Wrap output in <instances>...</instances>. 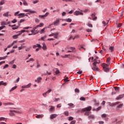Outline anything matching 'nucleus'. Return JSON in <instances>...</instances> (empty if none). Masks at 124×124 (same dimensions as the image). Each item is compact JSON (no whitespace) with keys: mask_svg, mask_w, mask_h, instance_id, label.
Returning a JSON list of instances; mask_svg holds the SVG:
<instances>
[{"mask_svg":"<svg viewBox=\"0 0 124 124\" xmlns=\"http://www.w3.org/2000/svg\"><path fill=\"white\" fill-rule=\"evenodd\" d=\"M16 89H17V86H15V87H13V88L10 90V93H11V92H13V91H14V90H16Z\"/></svg>","mask_w":124,"mask_h":124,"instance_id":"24","label":"nucleus"},{"mask_svg":"<svg viewBox=\"0 0 124 124\" xmlns=\"http://www.w3.org/2000/svg\"><path fill=\"white\" fill-rule=\"evenodd\" d=\"M44 31H45V28H43V29L41 30V31H40V33L41 34L43 33V32Z\"/></svg>","mask_w":124,"mask_h":124,"instance_id":"49","label":"nucleus"},{"mask_svg":"<svg viewBox=\"0 0 124 124\" xmlns=\"http://www.w3.org/2000/svg\"><path fill=\"white\" fill-rule=\"evenodd\" d=\"M36 47H38L39 48H41V46H40V45L37 44L33 46V48H35Z\"/></svg>","mask_w":124,"mask_h":124,"instance_id":"20","label":"nucleus"},{"mask_svg":"<svg viewBox=\"0 0 124 124\" xmlns=\"http://www.w3.org/2000/svg\"><path fill=\"white\" fill-rule=\"evenodd\" d=\"M107 116V114L105 113L103 114L101 116L102 118H106Z\"/></svg>","mask_w":124,"mask_h":124,"instance_id":"37","label":"nucleus"},{"mask_svg":"<svg viewBox=\"0 0 124 124\" xmlns=\"http://www.w3.org/2000/svg\"><path fill=\"white\" fill-rule=\"evenodd\" d=\"M68 105H69V106H70V107H71V108H74V107H75L74 104H73L72 103L68 104Z\"/></svg>","mask_w":124,"mask_h":124,"instance_id":"26","label":"nucleus"},{"mask_svg":"<svg viewBox=\"0 0 124 124\" xmlns=\"http://www.w3.org/2000/svg\"><path fill=\"white\" fill-rule=\"evenodd\" d=\"M93 118H94V116H93V115H91L88 116V119H93Z\"/></svg>","mask_w":124,"mask_h":124,"instance_id":"42","label":"nucleus"},{"mask_svg":"<svg viewBox=\"0 0 124 124\" xmlns=\"http://www.w3.org/2000/svg\"><path fill=\"white\" fill-rule=\"evenodd\" d=\"M80 100H81L82 101H85L86 100V98H85L84 97H81L80 98Z\"/></svg>","mask_w":124,"mask_h":124,"instance_id":"33","label":"nucleus"},{"mask_svg":"<svg viewBox=\"0 0 124 124\" xmlns=\"http://www.w3.org/2000/svg\"><path fill=\"white\" fill-rule=\"evenodd\" d=\"M41 80H42V78L41 77H38L37 78V80H35V82L37 83H40L41 82Z\"/></svg>","mask_w":124,"mask_h":124,"instance_id":"8","label":"nucleus"},{"mask_svg":"<svg viewBox=\"0 0 124 124\" xmlns=\"http://www.w3.org/2000/svg\"><path fill=\"white\" fill-rule=\"evenodd\" d=\"M4 28H5V26L0 27V31H1V30H3V29H4Z\"/></svg>","mask_w":124,"mask_h":124,"instance_id":"58","label":"nucleus"},{"mask_svg":"<svg viewBox=\"0 0 124 124\" xmlns=\"http://www.w3.org/2000/svg\"><path fill=\"white\" fill-rule=\"evenodd\" d=\"M24 11L25 12H30V13H32V14H33L34 13H36V12L34 11H31V10H24Z\"/></svg>","mask_w":124,"mask_h":124,"instance_id":"6","label":"nucleus"},{"mask_svg":"<svg viewBox=\"0 0 124 124\" xmlns=\"http://www.w3.org/2000/svg\"><path fill=\"white\" fill-rule=\"evenodd\" d=\"M56 74H59L60 73V70L58 68H56V71L55 72Z\"/></svg>","mask_w":124,"mask_h":124,"instance_id":"43","label":"nucleus"},{"mask_svg":"<svg viewBox=\"0 0 124 124\" xmlns=\"http://www.w3.org/2000/svg\"><path fill=\"white\" fill-rule=\"evenodd\" d=\"M53 35H54L55 38L58 39V35H59V33H53Z\"/></svg>","mask_w":124,"mask_h":124,"instance_id":"16","label":"nucleus"},{"mask_svg":"<svg viewBox=\"0 0 124 124\" xmlns=\"http://www.w3.org/2000/svg\"><path fill=\"white\" fill-rule=\"evenodd\" d=\"M97 67L96 66V62H94L93 63V67L92 68L93 70H94L95 68H97Z\"/></svg>","mask_w":124,"mask_h":124,"instance_id":"14","label":"nucleus"},{"mask_svg":"<svg viewBox=\"0 0 124 124\" xmlns=\"http://www.w3.org/2000/svg\"><path fill=\"white\" fill-rule=\"evenodd\" d=\"M13 38L14 39H17V38H18V35H15L13 36Z\"/></svg>","mask_w":124,"mask_h":124,"instance_id":"36","label":"nucleus"},{"mask_svg":"<svg viewBox=\"0 0 124 124\" xmlns=\"http://www.w3.org/2000/svg\"><path fill=\"white\" fill-rule=\"evenodd\" d=\"M75 123H76V121L74 120V121H72L70 123V124H75Z\"/></svg>","mask_w":124,"mask_h":124,"instance_id":"54","label":"nucleus"},{"mask_svg":"<svg viewBox=\"0 0 124 124\" xmlns=\"http://www.w3.org/2000/svg\"><path fill=\"white\" fill-rule=\"evenodd\" d=\"M17 20L16 19H14L13 20L11 21V23H13V24H15V23H16Z\"/></svg>","mask_w":124,"mask_h":124,"instance_id":"35","label":"nucleus"},{"mask_svg":"<svg viewBox=\"0 0 124 124\" xmlns=\"http://www.w3.org/2000/svg\"><path fill=\"white\" fill-rule=\"evenodd\" d=\"M29 29H31V27H27L23 28V30H29Z\"/></svg>","mask_w":124,"mask_h":124,"instance_id":"44","label":"nucleus"},{"mask_svg":"<svg viewBox=\"0 0 124 124\" xmlns=\"http://www.w3.org/2000/svg\"><path fill=\"white\" fill-rule=\"evenodd\" d=\"M123 97H124V95H120L116 97V99H117V100H119V99H121V98H123Z\"/></svg>","mask_w":124,"mask_h":124,"instance_id":"18","label":"nucleus"},{"mask_svg":"<svg viewBox=\"0 0 124 124\" xmlns=\"http://www.w3.org/2000/svg\"><path fill=\"white\" fill-rule=\"evenodd\" d=\"M44 24L43 23H40L39 25L36 26V28H41V27H43Z\"/></svg>","mask_w":124,"mask_h":124,"instance_id":"19","label":"nucleus"},{"mask_svg":"<svg viewBox=\"0 0 124 124\" xmlns=\"http://www.w3.org/2000/svg\"><path fill=\"white\" fill-rule=\"evenodd\" d=\"M64 114L65 116H66L67 117L68 116V115H69V112H68V111H66L64 112Z\"/></svg>","mask_w":124,"mask_h":124,"instance_id":"30","label":"nucleus"},{"mask_svg":"<svg viewBox=\"0 0 124 124\" xmlns=\"http://www.w3.org/2000/svg\"><path fill=\"white\" fill-rule=\"evenodd\" d=\"M3 63H5V61H1L0 62V65H1V64H3Z\"/></svg>","mask_w":124,"mask_h":124,"instance_id":"62","label":"nucleus"},{"mask_svg":"<svg viewBox=\"0 0 124 124\" xmlns=\"http://www.w3.org/2000/svg\"><path fill=\"white\" fill-rule=\"evenodd\" d=\"M10 116L11 117H12L13 116H14L15 115V114H14V112H12V111H10Z\"/></svg>","mask_w":124,"mask_h":124,"instance_id":"32","label":"nucleus"},{"mask_svg":"<svg viewBox=\"0 0 124 124\" xmlns=\"http://www.w3.org/2000/svg\"><path fill=\"white\" fill-rule=\"evenodd\" d=\"M5 120V118L4 117H0V121H4Z\"/></svg>","mask_w":124,"mask_h":124,"instance_id":"61","label":"nucleus"},{"mask_svg":"<svg viewBox=\"0 0 124 124\" xmlns=\"http://www.w3.org/2000/svg\"><path fill=\"white\" fill-rule=\"evenodd\" d=\"M54 109H55V108L54 107H51L50 108V111L51 112L53 111Z\"/></svg>","mask_w":124,"mask_h":124,"instance_id":"45","label":"nucleus"},{"mask_svg":"<svg viewBox=\"0 0 124 124\" xmlns=\"http://www.w3.org/2000/svg\"><path fill=\"white\" fill-rule=\"evenodd\" d=\"M22 31L23 32H30V31L29 30H22Z\"/></svg>","mask_w":124,"mask_h":124,"instance_id":"53","label":"nucleus"},{"mask_svg":"<svg viewBox=\"0 0 124 124\" xmlns=\"http://www.w3.org/2000/svg\"><path fill=\"white\" fill-rule=\"evenodd\" d=\"M7 25V23L4 22V21H2L1 22V26H6Z\"/></svg>","mask_w":124,"mask_h":124,"instance_id":"22","label":"nucleus"},{"mask_svg":"<svg viewBox=\"0 0 124 124\" xmlns=\"http://www.w3.org/2000/svg\"><path fill=\"white\" fill-rule=\"evenodd\" d=\"M72 120H73V117H69V121H72Z\"/></svg>","mask_w":124,"mask_h":124,"instance_id":"63","label":"nucleus"},{"mask_svg":"<svg viewBox=\"0 0 124 124\" xmlns=\"http://www.w3.org/2000/svg\"><path fill=\"white\" fill-rule=\"evenodd\" d=\"M120 103V102H116L115 103H113L111 104L110 106H112V107H114V106H116V105H118Z\"/></svg>","mask_w":124,"mask_h":124,"instance_id":"12","label":"nucleus"},{"mask_svg":"<svg viewBox=\"0 0 124 124\" xmlns=\"http://www.w3.org/2000/svg\"><path fill=\"white\" fill-rule=\"evenodd\" d=\"M9 65L8 64H6L5 66H4L3 67V69H5V68H7V67H8Z\"/></svg>","mask_w":124,"mask_h":124,"instance_id":"56","label":"nucleus"},{"mask_svg":"<svg viewBox=\"0 0 124 124\" xmlns=\"http://www.w3.org/2000/svg\"><path fill=\"white\" fill-rule=\"evenodd\" d=\"M109 49L111 50V53L114 51V47L113 46H110Z\"/></svg>","mask_w":124,"mask_h":124,"instance_id":"34","label":"nucleus"},{"mask_svg":"<svg viewBox=\"0 0 124 124\" xmlns=\"http://www.w3.org/2000/svg\"><path fill=\"white\" fill-rule=\"evenodd\" d=\"M115 90L116 91V92H119V91H120V87H115Z\"/></svg>","mask_w":124,"mask_h":124,"instance_id":"38","label":"nucleus"},{"mask_svg":"<svg viewBox=\"0 0 124 124\" xmlns=\"http://www.w3.org/2000/svg\"><path fill=\"white\" fill-rule=\"evenodd\" d=\"M66 22H69V23H70L72 21V19H70V18H68L66 19Z\"/></svg>","mask_w":124,"mask_h":124,"instance_id":"41","label":"nucleus"},{"mask_svg":"<svg viewBox=\"0 0 124 124\" xmlns=\"http://www.w3.org/2000/svg\"><path fill=\"white\" fill-rule=\"evenodd\" d=\"M43 47L42 49H43V50H46L47 47L46 46V45H45L44 43H43Z\"/></svg>","mask_w":124,"mask_h":124,"instance_id":"27","label":"nucleus"},{"mask_svg":"<svg viewBox=\"0 0 124 124\" xmlns=\"http://www.w3.org/2000/svg\"><path fill=\"white\" fill-rule=\"evenodd\" d=\"M109 65H110V64L108 63H104L103 64V68H104V67H108L109 66Z\"/></svg>","mask_w":124,"mask_h":124,"instance_id":"17","label":"nucleus"},{"mask_svg":"<svg viewBox=\"0 0 124 124\" xmlns=\"http://www.w3.org/2000/svg\"><path fill=\"white\" fill-rule=\"evenodd\" d=\"M22 1H23V3L24 5L27 6L28 3L27 2V1H26V0H23Z\"/></svg>","mask_w":124,"mask_h":124,"instance_id":"28","label":"nucleus"},{"mask_svg":"<svg viewBox=\"0 0 124 124\" xmlns=\"http://www.w3.org/2000/svg\"><path fill=\"white\" fill-rule=\"evenodd\" d=\"M91 110H92V107L89 106L88 107H86L83 108L81 109L82 112H85L84 113L85 116H90L91 115Z\"/></svg>","mask_w":124,"mask_h":124,"instance_id":"1","label":"nucleus"},{"mask_svg":"<svg viewBox=\"0 0 124 124\" xmlns=\"http://www.w3.org/2000/svg\"><path fill=\"white\" fill-rule=\"evenodd\" d=\"M103 69L104 70V71H105L106 72H108V71H109V68H107V67H104Z\"/></svg>","mask_w":124,"mask_h":124,"instance_id":"25","label":"nucleus"},{"mask_svg":"<svg viewBox=\"0 0 124 124\" xmlns=\"http://www.w3.org/2000/svg\"><path fill=\"white\" fill-rule=\"evenodd\" d=\"M31 83H30L29 84L25 85V86H22V89H29V88H31Z\"/></svg>","mask_w":124,"mask_h":124,"instance_id":"5","label":"nucleus"},{"mask_svg":"<svg viewBox=\"0 0 124 124\" xmlns=\"http://www.w3.org/2000/svg\"><path fill=\"white\" fill-rule=\"evenodd\" d=\"M77 73H78V74H79V75L82 74V73H83V71H81V70H79V71H78V72H77Z\"/></svg>","mask_w":124,"mask_h":124,"instance_id":"52","label":"nucleus"},{"mask_svg":"<svg viewBox=\"0 0 124 124\" xmlns=\"http://www.w3.org/2000/svg\"><path fill=\"white\" fill-rule=\"evenodd\" d=\"M35 23H39V19H38V18H35Z\"/></svg>","mask_w":124,"mask_h":124,"instance_id":"57","label":"nucleus"},{"mask_svg":"<svg viewBox=\"0 0 124 124\" xmlns=\"http://www.w3.org/2000/svg\"><path fill=\"white\" fill-rule=\"evenodd\" d=\"M19 13H20V11H17V12H16V13H15L14 16H17V15L18 14H19Z\"/></svg>","mask_w":124,"mask_h":124,"instance_id":"46","label":"nucleus"},{"mask_svg":"<svg viewBox=\"0 0 124 124\" xmlns=\"http://www.w3.org/2000/svg\"><path fill=\"white\" fill-rule=\"evenodd\" d=\"M59 23H60V20L57 19L54 22L53 25L54 26H57L58 25V24H59Z\"/></svg>","mask_w":124,"mask_h":124,"instance_id":"13","label":"nucleus"},{"mask_svg":"<svg viewBox=\"0 0 124 124\" xmlns=\"http://www.w3.org/2000/svg\"><path fill=\"white\" fill-rule=\"evenodd\" d=\"M58 116V115L56 114H53L50 115V119L53 120V119L56 118V117Z\"/></svg>","mask_w":124,"mask_h":124,"instance_id":"9","label":"nucleus"},{"mask_svg":"<svg viewBox=\"0 0 124 124\" xmlns=\"http://www.w3.org/2000/svg\"><path fill=\"white\" fill-rule=\"evenodd\" d=\"M51 92H52V90L49 89L47 92L43 93V95L44 96V97H46V96H47V94L48 93H51Z\"/></svg>","mask_w":124,"mask_h":124,"instance_id":"3","label":"nucleus"},{"mask_svg":"<svg viewBox=\"0 0 124 124\" xmlns=\"http://www.w3.org/2000/svg\"><path fill=\"white\" fill-rule=\"evenodd\" d=\"M93 71H99V68H98V67L96 68L95 69H94V70H93Z\"/></svg>","mask_w":124,"mask_h":124,"instance_id":"51","label":"nucleus"},{"mask_svg":"<svg viewBox=\"0 0 124 124\" xmlns=\"http://www.w3.org/2000/svg\"><path fill=\"white\" fill-rule=\"evenodd\" d=\"M44 117V115L43 114H39L36 116V118H37V119H41V118H43Z\"/></svg>","mask_w":124,"mask_h":124,"instance_id":"11","label":"nucleus"},{"mask_svg":"<svg viewBox=\"0 0 124 124\" xmlns=\"http://www.w3.org/2000/svg\"><path fill=\"white\" fill-rule=\"evenodd\" d=\"M6 58H7V56L0 57V61H1V60H5V59H6Z\"/></svg>","mask_w":124,"mask_h":124,"instance_id":"31","label":"nucleus"},{"mask_svg":"<svg viewBox=\"0 0 124 124\" xmlns=\"http://www.w3.org/2000/svg\"><path fill=\"white\" fill-rule=\"evenodd\" d=\"M70 50H71V51H74V50H75V47H69Z\"/></svg>","mask_w":124,"mask_h":124,"instance_id":"50","label":"nucleus"},{"mask_svg":"<svg viewBox=\"0 0 124 124\" xmlns=\"http://www.w3.org/2000/svg\"><path fill=\"white\" fill-rule=\"evenodd\" d=\"M17 16H19L18 18H23V17H25V16H28L26 15H25V13H21V14H19L17 15Z\"/></svg>","mask_w":124,"mask_h":124,"instance_id":"7","label":"nucleus"},{"mask_svg":"<svg viewBox=\"0 0 124 124\" xmlns=\"http://www.w3.org/2000/svg\"><path fill=\"white\" fill-rule=\"evenodd\" d=\"M34 60H33L32 58H31L29 61H27L26 62H33Z\"/></svg>","mask_w":124,"mask_h":124,"instance_id":"39","label":"nucleus"},{"mask_svg":"<svg viewBox=\"0 0 124 124\" xmlns=\"http://www.w3.org/2000/svg\"><path fill=\"white\" fill-rule=\"evenodd\" d=\"M75 93H79V92H80V91L78 89H76L75 90Z\"/></svg>","mask_w":124,"mask_h":124,"instance_id":"48","label":"nucleus"},{"mask_svg":"<svg viewBox=\"0 0 124 124\" xmlns=\"http://www.w3.org/2000/svg\"><path fill=\"white\" fill-rule=\"evenodd\" d=\"M39 18H41L42 19L45 17V16H44V15L41 16V15H39Z\"/></svg>","mask_w":124,"mask_h":124,"instance_id":"60","label":"nucleus"},{"mask_svg":"<svg viewBox=\"0 0 124 124\" xmlns=\"http://www.w3.org/2000/svg\"><path fill=\"white\" fill-rule=\"evenodd\" d=\"M25 19H21V20H20L18 22V26H17L15 28H13L12 30H17V29H18L19 28V27H20V26H21V23H23V22H25Z\"/></svg>","mask_w":124,"mask_h":124,"instance_id":"2","label":"nucleus"},{"mask_svg":"<svg viewBox=\"0 0 124 124\" xmlns=\"http://www.w3.org/2000/svg\"><path fill=\"white\" fill-rule=\"evenodd\" d=\"M13 63H14V60L9 62V64H13Z\"/></svg>","mask_w":124,"mask_h":124,"instance_id":"64","label":"nucleus"},{"mask_svg":"<svg viewBox=\"0 0 124 124\" xmlns=\"http://www.w3.org/2000/svg\"><path fill=\"white\" fill-rule=\"evenodd\" d=\"M38 1H39V0H36V1H33V3L34 4H35V3H37V2H38Z\"/></svg>","mask_w":124,"mask_h":124,"instance_id":"59","label":"nucleus"},{"mask_svg":"<svg viewBox=\"0 0 124 124\" xmlns=\"http://www.w3.org/2000/svg\"><path fill=\"white\" fill-rule=\"evenodd\" d=\"M91 16H92L93 21H95V20H96V19H97V17L95 16V15H94V14H92Z\"/></svg>","mask_w":124,"mask_h":124,"instance_id":"10","label":"nucleus"},{"mask_svg":"<svg viewBox=\"0 0 124 124\" xmlns=\"http://www.w3.org/2000/svg\"><path fill=\"white\" fill-rule=\"evenodd\" d=\"M74 15H76V16H78V15H83V13L78 11H76L74 13Z\"/></svg>","mask_w":124,"mask_h":124,"instance_id":"4","label":"nucleus"},{"mask_svg":"<svg viewBox=\"0 0 124 124\" xmlns=\"http://www.w3.org/2000/svg\"><path fill=\"white\" fill-rule=\"evenodd\" d=\"M9 12H7L6 13L3 14V16H4V17H8Z\"/></svg>","mask_w":124,"mask_h":124,"instance_id":"23","label":"nucleus"},{"mask_svg":"<svg viewBox=\"0 0 124 124\" xmlns=\"http://www.w3.org/2000/svg\"><path fill=\"white\" fill-rule=\"evenodd\" d=\"M103 24L104 25V27H107V26H108V25H107V24H108V23H109V20H107V23H106V22L105 21H103L102 22Z\"/></svg>","mask_w":124,"mask_h":124,"instance_id":"15","label":"nucleus"},{"mask_svg":"<svg viewBox=\"0 0 124 124\" xmlns=\"http://www.w3.org/2000/svg\"><path fill=\"white\" fill-rule=\"evenodd\" d=\"M34 31H33V30L31 31V32H32V33L33 34V35H35V34H36V33H35Z\"/></svg>","mask_w":124,"mask_h":124,"instance_id":"47","label":"nucleus"},{"mask_svg":"<svg viewBox=\"0 0 124 124\" xmlns=\"http://www.w3.org/2000/svg\"><path fill=\"white\" fill-rule=\"evenodd\" d=\"M88 27H89L90 28H93V25L91 24L90 23H88Z\"/></svg>","mask_w":124,"mask_h":124,"instance_id":"55","label":"nucleus"},{"mask_svg":"<svg viewBox=\"0 0 124 124\" xmlns=\"http://www.w3.org/2000/svg\"><path fill=\"white\" fill-rule=\"evenodd\" d=\"M110 61H111V58L108 57L107 59V63L110 64Z\"/></svg>","mask_w":124,"mask_h":124,"instance_id":"21","label":"nucleus"},{"mask_svg":"<svg viewBox=\"0 0 124 124\" xmlns=\"http://www.w3.org/2000/svg\"><path fill=\"white\" fill-rule=\"evenodd\" d=\"M17 32H18V34H17V35L18 36H19V35H21V34H22V33H23V32H24L22 31V30H21V31H19Z\"/></svg>","mask_w":124,"mask_h":124,"instance_id":"40","label":"nucleus"},{"mask_svg":"<svg viewBox=\"0 0 124 124\" xmlns=\"http://www.w3.org/2000/svg\"><path fill=\"white\" fill-rule=\"evenodd\" d=\"M123 106H124V104H121L117 106V108H122V107H123Z\"/></svg>","mask_w":124,"mask_h":124,"instance_id":"29","label":"nucleus"}]
</instances>
